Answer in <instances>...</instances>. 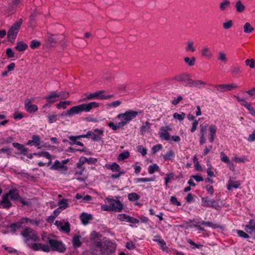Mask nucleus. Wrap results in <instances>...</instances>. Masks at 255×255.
<instances>
[{
    "instance_id": "nucleus-64",
    "label": "nucleus",
    "mask_w": 255,
    "mask_h": 255,
    "mask_svg": "<svg viewBox=\"0 0 255 255\" xmlns=\"http://www.w3.org/2000/svg\"><path fill=\"white\" fill-rule=\"evenodd\" d=\"M232 72L233 74L236 75L242 72L241 67L239 66H236L233 67L232 70Z\"/></svg>"
},
{
    "instance_id": "nucleus-16",
    "label": "nucleus",
    "mask_w": 255,
    "mask_h": 255,
    "mask_svg": "<svg viewBox=\"0 0 255 255\" xmlns=\"http://www.w3.org/2000/svg\"><path fill=\"white\" fill-rule=\"evenodd\" d=\"M55 224L60 231L66 233L70 232V224L68 222L56 221Z\"/></svg>"
},
{
    "instance_id": "nucleus-14",
    "label": "nucleus",
    "mask_w": 255,
    "mask_h": 255,
    "mask_svg": "<svg viewBox=\"0 0 255 255\" xmlns=\"http://www.w3.org/2000/svg\"><path fill=\"white\" fill-rule=\"evenodd\" d=\"M117 219L121 221L128 222L132 224H138L139 223V220L138 219L130 217L126 214L118 215Z\"/></svg>"
},
{
    "instance_id": "nucleus-10",
    "label": "nucleus",
    "mask_w": 255,
    "mask_h": 255,
    "mask_svg": "<svg viewBox=\"0 0 255 255\" xmlns=\"http://www.w3.org/2000/svg\"><path fill=\"white\" fill-rule=\"evenodd\" d=\"M238 85L236 83L220 84L214 86L218 93H224L237 88Z\"/></svg>"
},
{
    "instance_id": "nucleus-42",
    "label": "nucleus",
    "mask_w": 255,
    "mask_h": 255,
    "mask_svg": "<svg viewBox=\"0 0 255 255\" xmlns=\"http://www.w3.org/2000/svg\"><path fill=\"white\" fill-rule=\"evenodd\" d=\"M136 183L140 182H147L150 181H153L154 180V178H138L134 179Z\"/></svg>"
},
{
    "instance_id": "nucleus-36",
    "label": "nucleus",
    "mask_w": 255,
    "mask_h": 255,
    "mask_svg": "<svg viewBox=\"0 0 255 255\" xmlns=\"http://www.w3.org/2000/svg\"><path fill=\"white\" fill-rule=\"evenodd\" d=\"M235 7L236 8V10L237 12H242L245 10V6L243 4V3L241 2V0H238L235 5Z\"/></svg>"
},
{
    "instance_id": "nucleus-12",
    "label": "nucleus",
    "mask_w": 255,
    "mask_h": 255,
    "mask_svg": "<svg viewBox=\"0 0 255 255\" xmlns=\"http://www.w3.org/2000/svg\"><path fill=\"white\" fill-rule=\"evenodd\" d=\"M202 205L206 207H213L216 209L220 208L219 203L214 199H210L208 197H203L201 200Z\"/></svg>"
},
{
    "instance_id": "nucleus-18",
    "label": "nucleus",
    "mask_w": 255,
    "mask_h": 255,
    "mask_svg": "<svg viewBox=\"0 0 255 255\" xmlns=\"http://www.w3.org/2000/svg\"><path fill=\"white\" fill-rule=\"evenodd\" d=\"M206 85V83L201 80L193 81L190 79L188 82L186 83V86L190 87H195L197 88H202Z\"/></svg>"
},
{
    "instance_id": "nucleus-7",
    "label": "nucleus",
    "mask_w": 255,
    "mask_h": 255,
    "mask_svg": "<svg viewBox=\"0 0 255 255\" xmlns=\"http://www.w3.org/2000/svg\"><path fill=\"white\" fill-rule=\"evenodd\" d=\"M69 97V93L66 92H60L59 93L53 92L48 96L45 97L50 103H53L56 101L65 99Z\"/></svg>"
},
{
    "instance_id": "nucleus-27",
    "label": "nucleus",
    "mask_w": 255,
    "mask_h": 255,
    "mask_svg": "<svg viewBox=\"0 0 255 255\" xmlns=\"http://www.w3.org/2000/svg\"><path fill=\"white\" fill-rule=\"evenodd\" d=\"M175 79L178 81L184 83L186 86V83L188 82V81H190L189 76L185 74L176 76L175 77Z\"/></svg>"
},
{
    "instance_id": "nucleus-45",
    "label": "nucleus",
    "mask_w": 255,
    "mask_h": 255,
    "mask_svg": "<svg viewBox=\"0 0 255 255\" xmlns=\"http://www.w3.org/2000/svg\"><path fill=\"white\" fill-rule=\"evenodd\" d=\"M196 59L194 57H192L191 58L186 57L184 59V61L185 63L188 64L190 66H193L195 64Z\"/></svg>"
},
{
    "instance_id": "nucleus-57",
    "label": "nucleus",
    "mask_w": 255,
    "mask_h": 255,
    "mask_svg": "<svg viewBox=\"0 0 255 255\" xmlns=\"http://www.w3.org/2000/svg\"><path fill=\"white\" fill-rule=\"evenodd\" d=\"M137 149L138 151L143 156L147 153L146 149L142 145H138L137 147Z\"/></svg>"
},
{
    "instance_id": "nucleus-20",
    "label": "nucleus",
    "mask_w": 255,
    "mask_h": 255,
    "mask_svg": "<svg viewBox=\"0 0 255 255\" xmlns=\"http://www.w3.org/2000/svg\"><path fill=\"white\" fill-rule=\"evenodd\" d=\"M93 219V215L86 213H82L81 214V221L84 225H87L90 223Z\"/></svg>"
},
{
    "instance_id": "nucleus-37",
    "label": "nucleus",
    "mask_w": 255,
    "mask_h": 255,
    "mask_svg": "<svg viewBox=\"0 0 255 255\" xmlns=\"http://www.w3.org/2000/svg\"><path fill=\"white\" fill-rule=\"evenodd\" d=\"M58 205L62 210L68 207V201L66 199H62L58 201Z\"/></svg>"
},
{
    "instance_id": "nucleus-23",
    "label": "nucleus",
    "mask_w": 255,
    "mask_h": 255,
    "mask_svg": "<svg viewBox=\"0 0 255 255\" xmlns=\"http://www.w3.org/2000/svg\"><path fill=\"white\" fill-rule=\"evenodd\" d=\"M40 144V139L38 135H33L32 139L27 141V145L38 146Z\"/></svg>"
},
{
    "instance_id": "nucleus-22",
    "label": "nucleus",
    "mask_w": 255,
    "mask_h": 255,
    "mask_svg": "<svg viewBox=\"0 0 255 255\" xmlns=\"http://www.w3.org/2000/svg\"><path fill=\"white\" fill-rule=\"evenodd\" d=\"M25 108L28 112H35L38 110L37 107L35 105L31 104V101L27 99L25 101Z\"/></svg>"
},
{
    "instance_id": "nucleus-40",
    "label": "nucleus",
    "mask_w": 255,
    "mask_h": 255,
    "mask_svg": "<svg viewBox=\"0 0 255 255\" xmlns=\"http://www.w3.org/2000/svg\"><path fill=\"white\" fill-rule=\"evenodd\" d=\"M71 104V102L69 101H62L60 102L59 104H57L56 107L57 109H59L61 108H63V109H65L67 107Z\"/></svg>"
},
{
    "instance_id": "nucleus-50",
    "label": "nucleus",
    "mask_w": 255,
    "mask_h": 255,
    "mask_svg": "<svg viewBox=\"0 0 255 255\" xmlns=\"http://www.w3.org/2000/svg\"><path fill=\"white\" fill-rule=\"evenodd\" d=\"M96 159L93 158H86L84 157H81V164L88 162V163H94Z\"/></svg>"
},
{
    "instance_id": "nucleus-48",
    "label": "nucleus",
    "mask_w": 255,
    "mask_h": 255,
    "mask_svg": "<svg viewBox=\"0 0 255 255\" xmlns=\"http://www.w3.org/2000/svg\"><path fill=\"white\" fill-rule=\"evenodd\" d=\"M230 5V2L229 0H225L220 4V8L222 11L225 10Z\"/></svg>"
},
{
    "instance_id": "nucleus-17",
    "label": "nucleus",
    "mask_w": 255,
    "mask_h": 255,
    "mask_svg": "<svg viewBox=\"0 0 255 255\" xmlns=\"http://www.w3.org/2000/svg\"><path fill=\"white\" fill-rule=\"evenodd\" d=\"M200 53L202 57L208 60L211 59L213 55L211 49L208 46H203L201 49Z\"/></svg>"
},
{
    "instance_id": "nucleus-46",
    "label": "nucleus",
    "mask_w": 255,
    "mask_h": 255,
    "mask_svg": "<svg viewBox=\"0 0 255 255\" xmlns=\"http://www.w3.org/2000/svg\"><path fill=\"white\" fill-rule=\"evenodd\" d=\"M139 198L140 196L135 193H130L128 194V199L130 201H136Z\"/></svg>"
},
{
    "instance_id": "nucleus-47",
    "label": "nucleus",
    "mask_w": 255,
    "mask_h": 255,
    "mask_svg": "<svg viewBox=\"0 0 255 255\" xmlns=\"http://www.w3.org/2000/svg\"><path fill=\"white\" fill-rule=\"evenodd\" d=\"M129 156V153L128 151H125L124 152H122L120 153L118 157V159L119 161L124 160V159H126L128 158Z\"/></svg>"
},
{
    "instance_id": "nucleus-8",
    "label": "nucleus",
    "mask_w": 255,
    "mask_h": 255,
    "mask_svg": "<svg viewBox=\"0 0 255 255\" xmlns=\"http://www.w3.org/2000/svg\"><path fill=\"white\" fill-rule=\"evenodd\" d=\"M22 23V19H19L12 25L7 32V37L9 39L14 40L16 38Z\"/></svg>"
},
{
    "instance_id": "nucleus-58",
    "label": "nucleus",
    "mask_w": 255,
    "mask_h": 255,
    "mask_svg": "<svg viewBox=\"0 0 255 255\" xmlns=\"http://www.w3.org/2000/svg\"><path fill=\"white\" fill-rule=\"evenodd\" d=\"M121 104V102L119 100L113 102L109 103L108 106L110 107L116 108L119 106Z\"/></svg>"
},
{
    "instance_id": "nucleus-55",
    "label": "nucleus",
    "mask_w": 255,
    "mask_h": 255,
    "mask_svg": "<svg viewBox=\"0 0 255 255\" xmlns=\"http://www.w3.org/2000/svg\"><path fill=\"white\" fill-rule=\"evenodd\" d=\"M201 225H204L206 227H210L212 228H217L219 227V225H218L217 224H214L209 222L203 221L201 223Z\"/></svg>"
},
{
    "instance_id": "nucleus-1",
    "label": "nucleus",
    "mask_w": 255,
    "mask_h": 255,
    "mask_svg": "<svg viewBox=\"0 0 255 255\" xmlns=\"http://www.w3.org/2000/svg\"><path fill=\"white\" fill-rule=\"evenodd\" d=\"M19 198L17 190L10 189L7 193L2 195L0 206L3 208H9L12 205V202L17 201Z\"/></svg>"
},
{
    "instance_id": "nucleus-63",
    "label": "nucleus",
    "mask_w": 255,
    "mask_h": 255,
    "mask_svg": "<svg viewBox=\"0 0 255 255\" xmlns=\"http://www.w3.org/2000/svg\"><path fill=\"white\" fill-rule=\"evenodd\" d=\"M162 148V145L161 144H156L154 145L152 148V151L153 153H155L159 151Z\"/></svg>"
},
{
    "instance_id": "nucleus-52",
    "label": "nucleus",
    "mask_w": 255,
    "mask_h": 255,
    "mask_svg": "<svg viewBox=\"0 0 255 255\" xmlns=\"http://www.w3.org/2000/svg\"><path fill=\"white\" fill-rule=\"evenodd\" d=\"M173 117L174 119H177L180 121H182L185 117V114L184 113H181V114L175 113L173 114Z\"/></svg>"
},
{
    "instance_id": "nucleus-53",
    "label": "nucleus",
    "mask_w": 255,
    "mask_h": 255,
    "mask_svg": "<svg viewBox=\"0 0 255 255\" xmlns=\"http://www.w3.org/2000/svg\"><path fill=\"white\" fill-rule=\"evenodd\" d=\"M218 59L219 60L225 63L228 61L226 54L222 51H220L219 52Z\"/></svg>"
},
{
    "instance_id": "nucleus-38",
    "label": "nucleus",
    "mask_w": 255,
    "mask_h": 255,
    "mask_svg": "<svg viewBox=\"0 0 255 255\" xmlns=\"http://www.w3.org/2000/svg\"><path fill=\"white\" fill-rule=\"evenodd\" d=\"M243 28L244 32L246 33H251L254 30V27L249 22H246L244 25Z\"/></svg>"
},
{
    "instance_id": "nucleus-26",
    "label": "nucleus",
    "mask_w": 255,
    "mask_h": 255,
    "mask_svg": "<svg viewBox=\"0 0 255 255\" xmlns=\"http://www.w3.org/2000/svg\"><path fill=\"white\" fill-rule=\"evenodd\" d=\"M217 127L215 125H211L209 128V140L211 142H213L214 138L216 136V133L217 131Z\"/></svg>"
},
{
    "instance_id": "nucleus-31",
    "label": "nucleus",
    "mask_w": 255,
    "mask_h": 255,
    "mask_svg": "<svg viewBox=\"0 0 255 255\" xmlns=\"http://www.w3.org/2000/svg\"><path fill=\"white\" fill-rule=\"evenodd\" d=\"M232 160L236 163H245L249 161L247 157L245 155H243L241 157L235 156L234 157H233Z\"/></svg>"
},
{
    "instance_id": "nucleus-30",
    "label": "nucleus",
    "mask_w": 255,
    "mask_h": 255,
    "mask_svg": "<svg viewBox=\"0 0 255 255\" xmlns=\"http://www.w3.org/2000/svg\"><path fill=\"white\" fill-rule=\"evenodd\" d=\"M150 129V124L146 122L143 125L140 127V132L142 134L149 131Z\"/></svg>"
},
{
    "instance_id": "nucleus-21",
    "label": "nucleus",
    "mask_w": 255,
    "mask_h": 255,
    "mask_svg": "<svg viewBox=\"0 0 255 255\" xmlns=\"http://www.w3.org/2000/svg\"><path fill=\"white\" fill-rule=\"evenodd\" d=\"M159 136L161 139H164L166 141H169L170 139V136L169 132L164 127H161L160 128L158 132Z\"/></svg>"
},
{
    "instance_id": "nucleus-60",
    "label": "nucleus",
    "mask_w": 255,
    "mask_h": 255,
    "mask_svg": "<svg viewBox=\"0 0 255 255\" xmlns=\"http://www.w3.org/2000/svg\"><path fill=\"white\" fill-rule=\"evenodd\" d=\"M40 43L39 41L36 40H34L31 42L30 47L31 48L34 49L38 47L40 45Z\"/></svg>"
},
{
    "instance_id": "nucleus-43",
    "label": "nucleus",
    "mask_w": 255,
    "mask_h": 255,
    "mask_svg": "<svg viewBox=\"0 0 255 255\" xmlns=\"http://www.w3.org/2000/svg\"><path fill=\"white\" fill-rule=\"evenodd\" d=\"M174 152L172 150H169L163 155V157L165 160H171L174 157Z\"/></svg>"
},
{
    "instance_id": "nucleus-35",
    "label": "nucleus",
    "mask_w": 255,
    "mask_h": 255,
    "mask_svg": "<svg viewBox=\"0 0 255 255\" xmlns=\"http://www.w3.org/2000/svg\"><path fill=\"white\" fill-rule=\"evenodd\" d=\"M69 143L71 145L80 144V136H70Z\"/></svg>"
},
{
    "instance_id": "nucleus-51",
    "label": "nucleus",
    "mask_w": 255,
    "mask_h": 255,
    "mask_svg": "<svg viewBox=\"0 0 255 255\" xmlns=\"http://www.w3.org/2000/svg\"><path fill=\"white\" fill-rule=\"evenodd\" d=\"M246 65L249 66L251 68H255V61L253 59H247L245 61Z\"/></svg>"
},
{
    "instance_id": "nucleus-61",
    "label": "nucleus",
    "mask_w": 255,
    "mask_h": 255,
    "mask_svg": "<svg viewBox=\"0 0 255 255\" xmlns=\"http://www.w3.org/2000/svg\"><path fill=\"white\" fill-rule=\"evenodd\" d=\"M237 234L240 237L245 239H247L249 237V235L246 233L242 230H238Z\"/></svg>"
},
{
    "instance_id": "nucleus-54",
    "label": "nucleus",
    "mask_w": 255,
    "mask_h": 255,
    "mask_svg": "<svg viewBox=\"0 0 255 255\" xmlns=\"http://www.w3.org/2000/svg\"><path fill=\"white\" fill-rule=\"evenodd\" d=\"M233 25V21L231 20H228L226 22H225L223 23V26L224 29H228L231 28Z\"/></svg>"
},
{
    "instance_id": "nucleus-49",
    "label": "nucleus",
    "mask_w": 255,
    "mask_h": 255,
    "mask_svg": "<svg viewBox=\"0 0 255 255\" xmlns=\"http://www.w3.org/2000/svg\"><path fill=\"white\" fill-rule=\"evenodd\" d=\"M235 97L238 102H239L242 106L245 108H246V107L249 104V103L247 102L246 99L241 98L239 96H235Z\"/></svg>"
},
{
    "instance_id": "nucleus-9",
    "label": "nucleus",
    "mask_w": 255,
    "mask_h": 255,
    "mask_svg": "<svg viewBox=\"0 0 255 255\" xmlns=\"http://www.w3.org/2000/svg\"><path fill=\"white\" fill-rule=\"evenodd\" d=\"M48 243L53 251H56L60 253H63L66 251V247L61 242L56 240L49 239Z\"/></svg>"
},
{
    "instance_id": "nucleus-3",
    "label": "nucleus",
    "mask_w": 255,
    "mask_h": 255,
    "mask_svg": "<svg viewBox=\"0 0 255 255\" xmlns=\"http://www.w3.org/2000/svg\"><path fill=\"white\" fill-rule=\"evenodd\" d=\"M138 115L136 111H128L125 113L120 114L117 116V118L121 119V122L118 123L119 127H123L127 124L129 121L135 118Z\"/></svg>"
},
{
    "instance_id": "nucleus-34",
    "label": "nucleus",
    "mask_w": 255,
    "mask_h": 255,
    "mask_svg": "<svg viewBox=\"0 0 255 255\" xmlns=\"http://www.w3.org/2000/svg\"><path fill=\"white\" fill-rule=\"evenodd\" d=\"M72 244L75 252L76 249L80 247V237L78 235H75L73 238Z\"/></svg>"
},
{
    "instance_id": "nucleus-2",
    "label": "nucleus",
    "mask_w": 255,
    "mask_h": 255,
    "mask_svg": "<svg viewBox=\"0 0 255 255\" xmlns=\"http://www.w3.org/2000/svg\"><path fill=\"white\" fill-rule=\"evenodd\" d=\"M104 201L106 204L101 206V209L103 211L120 212L123 209V205L119 200H116L111 198H106Z\"/></svg>"
},
{
    "instance_id": "nucleus-19",
    "label": "nucleus",
    "mask_w": 255,
    "mask_h": 255,
    "mask_svg": "<svg viewBox=\"0 0 255 255\" xmlns=\"http://www.w3.org/2000/svg\"><path fill=\"white\" fill-rule=\"evenodd\" d=\"M245 231L255 238V222L254 220H251L249 224L246 226Z\"/></svg>"
},
{
    "instance_id": "nucleus-44",
    "label": "nucleus",
    "mask_w": 255,
    "mask_h": 255,
    "mask_svg": "<svg viewBox=\"0 0 255 255\" xmlns=\"http://www.w3.org/2000/svg\"><path fill=\"white\" fill-rule=\"evenodd\" d=\"M159 169V166L156 164H153L150 165L148 167V172L152 174L154 172L158 171Z\"/></svg>"
},
{
    "instance_id": "nucleus-32",
    "label": "nucleus",
    "mask_w": 255,
    "mask_h": 255,
    "mask_svg": "<svg viewBox=\"0 0 255 255\" xmlns=\"http://www.w3.org/2000/svg\"><path fill=\"white\" fill-rule=\"evenodd\" d=\"M34 155L38 156H42L44 157L49 159L48 164H50L52 161L51 156L49 154V152L44 151V152H40L38 153H34Z\"/></svg>"
},
{
    "instance_id": "nucleus-11",
    "label": "nucleus",
    "mask_w": 255,
    "mask_h": 255,
    "mask_svg": "<svg viewBox=\"0 0 255 255\" xmlns=\"http://www.w3.org/2000/svg\"><path fill=\"white\" fill-rule=\"evenodd\" d=\"M67 162V160H64L62 162H60L59 160H56L51 166L50 169L52 170H57L61 173H66L68 170V167L64 164Z\"/></svg>"
},
{
    "instance_id": "nucleus-29",
    "label": "nucleus",
    "mask_w": 255,
    "mask_h": 255,
    "mask_svg": "<svg viewBox=\"0 0 255 255\" xmlns=\"http://www.w3.org/2000/svg\"><path fill=\"white\" fill-rule=\"evenodd\" d=\"M193 41L190 40L187 42V46L185 48V51L187 52H194L196 51V48L194 46Z\"/></svg>"
},
{
    "instance_id": "nucleus-4",
    "label": "nucleus",
    "mask_w": 255,
    "mask_h": 255,
    "mask_svg": "<svg viewBox=\"0 0 255 255\" xmlns=\"http://www.w3.org/2000/svg\"><path fill=\"white\" fill-rule=\"evenodd\" d=\"M92 252L96 255H105L108 254L109 251L105 243L95 240L92 247Z\"/></svg>"
},
{
    "instance_id": "nucleus-39",
    "label": "nucleus",
    "mask_w": 255,
    "mask_h": 255,
    "mask_svg": "<svg viewBox=\"0 0 255 255\" xmlns=\"http://www.w3.org/2000/svg\"><path fill=\"white\" fill-rule=\"evenodd\" d=\"M27 48L26 44L23 42H19L17 43V45L15 47V49L19 51H22L25 50Z\"/></svg>"
},
{
    "instance_id": "nucleus-6",
    "label": "nucleus",
    "mask_w": 255,
    "mask_h": 255,
    "mask_svg": "<svg viewBox=\"0 0 255 255\" xmlns=\"http://www.w3.org/2000/svg\"><path fill=\"white\" fill-rule=\"evenodd\" d=\"M105 92L104 90H100L97 92H95L93 93H90L89 94H85V95H87V97L85 98H84L82 101H86V100H92L95 99H99V100H106L110 99L112 97H113V95H103V94Z\"/></svg>"
},
{
    "instance_id": "nucleus-56",
    "label": "nucleus",
    "mask_w": 255,
    "mask_h": 255,
    "mask_svg": "<svg viewBox=\"0 0 255 255\" xmlns=\"http://www.w3.org/2000/svg\"><path fill=\"white\" fill-rule=\"evenodd\" d=\"M221 160L226 163H227L230 160L229 159L228 157L225 154V153L223 152H222L220 154Z\"/></svg>"
},
{
    "instance_id": "nucleus-59",
    "label": "nucleus",
    "mask_w": 255,
    "mask_h": 255,
    "mask_svg": "<svg viewBox=\"0 0 255 255\" xmlns=\"http://www.w3.org/2000/svg\"><path fill=\"white\" fill-rule=\"evenodd\" d=\"M170 202L173 205H176L177 206L181 205V203L177 201V198L175 196L171 197Z\"/></svg>"
},
{
    "instance_id": "nucleus-62",
    "label": "nucleus",
    "mask_w": 255,
    "mask_h": 255,
    "mask_svg": "<svg viewBox=\"0 0 255 255\" xmlns=\"http://www.w3.org/2000/svg\"><path fill=\"white\" fill-rule=\"evenodd\" d=\"M10 6L12 8L16 7L20 2V0H10Z\"/></svg>"
},
{
    "instance_id": "nucleus-15",
    "label": "nucleus",
    "mask_w": 255,
    "mask_h": 255,
    "mask_svg": "<svg viewBox=\"0 0 255 255\" xmlns=\"http://www.w3.org/2000/svg\"><path fill=\"white\" fill-rule=\"evenodd\" d=\"M99 106V103L96 102H91L87 104H81V112H89L92 108H98Z\"/></svg>"
},
{
    "instance_id": "nucleus-25",
    "label": "nucleus",
    "mask_w": 255,
    "mask_h": 255,
    "mask_svg": "<svg viewBox=\"0 0 255 255\" xmlns=\"http://www.w3.org/2000/svg\"><path fill=\"white\" fill-rule=\"evenodd\" d=\"M240 185L241 183L239 181H235L230 179L228 181V184L227 185V188L228 190L231 191L233 188L237 189L239 188Z\"/></svg>"
},
{
    "instance_id": "nucleus-33",
    "label": "nucleus",
    "mask_w": 255,
    "mask_h": 255,
    "mask_svg": "<svg viewBox=\"0 0 255 255\" xmlns=\"http://www.w3.org/2000/svg\"><path fill=\"white\" fill-rule=\"evenodd\" d=\"M2 247L11 255H18L17 250L13 248L7 247L6 245H3Z\"/></svg>"
},
{
    "instance_id": "nucleus-28",
    "label": "nucleus",
    "mask_w": 255,
    "mask_h": 255,
    "mask_svg": "<svg viewBox=\"0 0 255 255\" xmlns=\"http://www.w3.org/2000/svg\"><path fill=\"white\" fill-rule=\"evenodd\" d=\"M80 112V106L73 107L70 110L67 111L68 117H71L75 114H77Z\"/></svg>"
},
{
    "instance_id": "nucleus-13",
    "label": "nucleus",
    "mask_w": 255,
    "mask_h": 255,
    "mask_svg": "<svg viewBox=\"0 0 255 255\" xmlns=\"http://www.w3.org/2000/svg\"><path fill=\"white\" fill-rule=\"evenodd\" d=\"M28 246L29 248L35 251H38L40 250L45 252H48L50 251V247L47 244L31 243L30 245Z\"/></svg>"
},
{
    "instance_id": "nucleus-41",
    "label": "nucleus",
    "mask_w": 255,
    "mask_h": 255,
    "mask_svg": "<svg viewBox=\"0 0 255 255\" xmlns=\"http://www.w3.org/2000/svg\"><path fill=\"white\" fill-rule=\"evenodd\" d=\"M62 211V210L60 209L59 208H58L57 209H55L53 211L52 214L48 217V220L49 221H50V220H53L55 218L57 217V216L61 213Z\"/></svg>"
},
{
    "instance_id": "nucleus-24",
    "label": "nucleus",
    "mask_w": 255,
    "mask_h": 255,
    "mask_svg": "<svg viewBox=\"0 0 255 255\" xmlns=\"http://www.w3.org/2000/svg\"><path fill=\"white\" fill-rule=\"evenodd\" d=\"M106 166L107 169L111 170L113 172H120V171H125L124 170H122L120 165L116 162H113L111 164H106Z\"/></svg>"
},
{
    "instance_id": "nucleus-5",
    "label": "nucleus",
    "mask_w": 255,
    "mask_h": 255,
    "mask_svg": "<svg viewBox=\"0 0 255 255\" xmlns=\"http://www.w3.org/2000/svg\"><path fill=\"white\" fill-rule=\"evenodd\" d=\"M22 236L24 238V242L27 245H30L31 241L36 242L39 240V237L35 232L31 228H27L25 229L21 232Z\"/></svg>"
}]
</instances>
